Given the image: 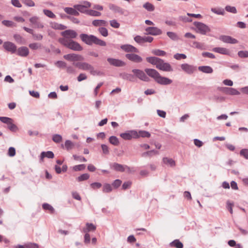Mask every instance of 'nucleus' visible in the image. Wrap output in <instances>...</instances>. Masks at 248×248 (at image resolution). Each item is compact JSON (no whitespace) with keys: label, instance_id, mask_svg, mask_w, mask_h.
<instances>
[{"label":"nucleus","instance_id":"f257e3e1","mask_svg":"<svg viewBox=\"0 0 248 248\" xmlns=\"http://www.w3.org/2000/svg\"><path fill=\"white\" fill-rule=\"evenodd\" d=\"M79 37L82 42L89 46L95 44L99 46H105L107 45L106 42L100 39L93 35L82 33L80 35Z\"/></svg>","mask_w":248,"mask_h":248},{"label":"nucleus","instance_id":"f03ea898","mask_svg":"<svg viewBox=\"0 0 248 248\" xmlns=\"http://www.w3.org/2000/svg\"><path fill=\"white\" fill-rule=\"evenodd\" d=\"M59 42L66 47L74 51H81L83 47L77 42L67 38H60Z\"/></svg>","mask_w":248,"mask_h":248},{"label":"nucleus","instance_id":"7ed1b4c3","mask_svg":"<svg viewBox=\"0 0 248 248\" xmlns=\"http://www.w3.org/2000/svg\"><path fill=\"white\" fill-rule=\"evenodd\" d=\"M73 64L79 69L89 71L90 73L93 76L99 75L100 74V71L95 70L92 65L87 62H73Z\"/></svg>","mask_w":248,"mask_h":248},{"label":"nucleus","instance_id":"20e7f679","mask_svg":"<svg viewBox=\"0 0 248 248\" xmlns=\"http://www.w3.org/2000/svg\"><path fill=\"white\" fill-rule=\"evenodd\" d=\"M120 136L124 140H130L132 138L136 139L139 138L138 133L135 130L127 131L124 133H121Z\"/></svg>","mask_w":248,"mask_h":248},{"label":"nucleus","instance_id":"39448f33","mask_svg":"<svg viewBox=\"0 0 248 248\" xmlns=\"http://www.w3.org/2000/svg\"><path fill=\"white\" fill-rule=\"evenodd\" d=\"M194 24L197 28V31L202 34H205L207 32L210 31L209 28L202 23L194 22Z\"/></svg>","mask_w":248,"mask_h":248},{"label":"nucleus","instance_id":"423d86ee","mask_svg":"<svg viewBox=\"0 0 248 248\" xmlns=\"http://www.w3.org/2000/svg\"><path fill=\"white\" fill-rule=\"evenodd\" d=\"M156 67L161 70L167 72H170L172 71V69L170 65L168 63L165 62L164 61L160 59Z\"/></svg>","mask_w":248,"mask_h":248},{"label":"nucleus","instance_id":"0eeeda50","mask_svg":"<svg viewBox=\"0 0 248 248\" xmlns=\"http://www.w3.org/2000/svg\"><path fill=\"white\" fill-rule=\"evenodd\" d=\"M63 58L64 59L70 62L81 61L84 60V57L82 55L75 53L64 55Z\"/></svg>","mask_w":248,"mask_h":248},{"label":"nucleus","instance_id":"6e6552de","mask_svg":"<svg viewBox=\"0 0 248 248\" xmlns=\"http://www.w3.org/2000/svg\"><path fill=\"white\" fill-rule=\"evenodd\" d=\"M132 71L135 74L136 77L140 80L144 81H149V78L143 71L140 69H133Z\"/></svg>","mask_w":248,"mask_h":248},{"label":"nucleus","instance_id":"1a4fd4ad","mask_svg":"<svg viewBox=\"0 0 248 248\" xmlns=\"http://www.w3.org/2000/svg\"><path fill=\"white\" fill-rule=\"evenodd\" d=\"M125 57L129 61L136 63H140L143 61L142 58L140 56L134 53H127L125 54Z\"/></svg>","mask_w":248,"mask_h":248},{"label":"nucleus","instance_id":"9d476101","mask_svg":"<svg viewBox=\"0 0 248 248\" xmlns=\"http://www.w3.org/2000/svg\"><path fill=\"white\" fill-rule=\"evenodd\" d=\"M91 4L89 2H85V5H75L74 8L82 13L86 14L88 15V11L89 10L87 9V8L90 7Z\"/></svg>","mask_w":248,"mask_h":248},{"label":"nucleus","instance_id":"9b49d317","mask_svg":"<svg viewBox=\"0 0 248 248\" xmlns=\"http://www.w3.org/2000/svg\"><path fill=\"white\" fill-rule=\"evenodd\" d=\"M62 35L63 36L62 38L71 39L76 38L78 35V34L74 30H67L62 32Z\"/></svg>","mask_w":248,"mask_h":248},{"label":"nucleus","instance_id":"f8f14e48","mask_svg":"<svg viewBox=\"0 0 248 248\" xmlns=\"http://www.w3.org/2000/svg\"><path fill=\"white\" fill-rule=\"evenodd\" d=\"M147 32L146 34H150L152 35H158L162 34V31L157 27H149L145 29Z\"/></svg>","mask_w":248,"mask_h":248},{"label":"nucleus","instance_id":"ddd939ff","mask_svg":"<svg viewBox=\"0 0 248 248\" xmlns=\"http://www.w3.org/2000/svg\"><path fill=\"white\" fill-rule=\"evenodd\" d=\"M120 47L122 50L126 52H131V53L139 52V50L131 45H122Z\"/></svg>","mask_w":248,"mask_h":248},{"label":"nucleus","instance_id":"4468645a","mask_svg":"<svg viewBox=\"0 0 248 248\" xmlns=\"http://www.w3.org/2000/svg\"><path fill=\"white\" fill-rule=\"evenodd\" d=\"M219 39L226 43L235 44L238 43V41L236 39L228 35H221L220 36Z\"/></svg>","mask_w":248,"mask_h":248},{"label":"nucleus","instance_id":"2eb2a0df","mask_svg":"<svg viewBox=\"0 0 248 248\" xmlns=\"http://www.w3.org/2000/svg\"><path fill=\"white\" fill-rule=\"evenodd\" d=\"M108 62L111 64L117 67H122L125 66L126 63L120 60L113 59V58H108Z\"/></svg>","mask_w":248,"mask_h":248},{"label":"nucleus","instance_id":"dca6fc26","mask_svg":"<svg viewBox=\"0 0 248 248\" xmlns=\"http://www.w3.org/2000/svg\"><path fill=\"white\" fill-rule=\"evenodd\" d=\"M3 47L8 51L12 53H15L16 50V46L11 42H5L3 44Z\"/></svg>","mask_w":248,"mask_h":248},{"label":"nucleus","instance_id":"f3484780","mask_svg":"<svg viewBox=\"0 0 248 248\" xmlns=\"http://www.w3.org/2000/svg\"><path fill=\"white\" fill-rule=\"evenodd\" d=\"M145 72L149 77L153 78L155 81L160 75L156 70L154 69L146 68L145 69Z\"/></svg>","mask_w":248,"mask_h":248},{"label":"nucleus","instance_id":"a211bd4d","mask_svg":"<svg viewBox=\"0 0 248 248\" xmlns=\"http://www.w3.org/2000/svg\"><path fill=\"white\" fill-rule=\"evenodd\" d=\"M156 82L161 85H169L172 83V80L167 78L162 77L159 75L156 79Z\"/></svg>","mask_w":248,"mask_h":248},{"label":"nucleus","instance_id":"6ab92c4d","mask_svg":"<svg viewBox=\"0 0 248 248\" xmlns=\"http://www.w3.org/2000/svg\"><path fill=\"white\" fill-rule=\"evenodd\" d=\"M156 82L161 85H169L172 83V80L167 78L162 77L159 75L156 79Z\"/></svg>","mask_w":248,"mask_h":248},{"label":"nucleus","instance_id":"aec40b11","mask_svg":"<svg viewBox=\"0 0 248 248\" xmlns=\"http://www.w3.org/2000/svg\"><path fill=\"white\" fill-rule=\"evenodd\" d=\"M29 49L26 46L20 47L17 50V55L21 57H27L29 55Z\"/></svg>","mask_w":248,"mask_h":248},{"label":"nucleus","instance_id":"412c9836","mask_svg":"<svg viewBox=\"0 0 248 248\" xmlns=\"http://www.w3.org/2000/svg\"><path fill=\"white\" fill-rule=\"evenodd\" d=\"M30 21L33 25L34 28H43L44 27L43 24L39 21L38 18L36 16L30 18Z\"/></svg>","mask_w":248,"mask_h":248},{"label":"nucleus","instance_id":"4be33fe9","mask_svg":"<svg viewBox=\"0 0 248 248\" xmlns=\"http://www.w3.org/2000/svg\"><path fill=\"white\" fill-rule=\"evenodd\" d=\"M110 10L113 11L114 13H117L121 15H124L125 10L123 8L113 4H110L108 6Z\"/></svg>","mask_w":248,"mask_h":248},{"label":"nucleus","instance_id":"5701e85b","mask_svg":"<svg viewBox=\"0 0 248 248\" xmlns=\"http://www.w3.org/2000/svg\"><path fill=\"white\" fill-rule=\"evenodd\" d=\"M212 50L214 52L218 53L221 54L229 55L230 53L229 50L228 49L224 47H214L213 48Z\"/></svg>","mask_w":248,"mask_h":248},{"label":"nucleus","instance_id":"b1692460","mask_svg":"<svg viewBox=\"0 0 248 248\" xmlns=\"http://www.w3.org/2000/svg\"><path fill=\"white\" fill-rule=\"evenodd\" d=\"M162 161L164 164L167 165L168 166L173 167L175 166V162L172 158L167 157H163L162 159Z\"/></svg>","mask_w":248,"mask_h":248},{"label":"nucleus","instance_id":"393cba45","mask_svg":"<svg viewBox=\"0 0 248 248\" xmlns=\"http://www.w3.org/2000/svg\"><path fill=\"white\" fill-rule=\"evenodd\" d=\"M47 157L48 158H53L54 157L53 153L51 151L43 152L41 153L40 155V160L43 161L44 157Z\"/></svg>","mask_w":248,"mask_h":248},{"label":"nucleus","instance_id":"a878e982","mask_svg":"<svg viewBox=\"0 0 248 248\" xmlns=\"http://www.w3.org/2000/svg\"><path fill=\"white\" fill-rule=\"evenodd\" d=\"M64 11L65 13L69 15L75 16H78L79 15L78 10H77L75 8H73L71 7H65L64 9Z\"/></svg>","mask_w":248,"mask_h":248},{"label":"nucleus","instance_id":"bb28decb","mask_svg":"<svg viewBox=\"0 0 248 248\" xmlns=\"http://www.w3.org/2000/svg\"><path fill=\"white\" fill-rule=\"evenodd\" d=\"M124 167L123 165L117 163H114L111 165V168L116 171L120 172L124 171Z\"/></svg>","mask_w":248,"mask_h":248},{"label":"nucleus","instance_id":"cd10ccee","mask_svg":"<svg viewBox=\"0 0 248 248\" xmlns=\"http://www.w3.org/2000/svg\"><path fill=\"white\" fill-rule=\"evenodd\" d=\"M198 69L199 71L207 74H211L213 72L212 68L209 66H201L198 67Z\"/></svg>","mask_w":248,"mask_h":248},{"label":"nucleus","instance_id":"c85d7f7f","mask_svg":"<svg viewBox=\"0 0 248 248\" xmlns=\"http://www.w3.org/2000/svg\"><path fill=\"white\" fill-rule=\"evenodd\" d=\"M92 24L95 27L106 26L107 22L104 20L96 19L93 21Z\"/></svg>","mask_w":248,"mask_h":248},{"label":"nucleus","instance_id":"c756f323","mask_svg":"<svg viewBox=\"0 0 248 248\" xmlns=\"http://www.w3.org/2000/svg\"><path fill=\"white\" fill-rule=\"evenodd\" d=\"M86 226V227L83 229L84 233L94 231L96 229V227L92 223H87Z\"/></svg>","mask_w":248,"mask_h":248},{"label":"nucleus","instance_id":"7c9ffc66","mask_svg":"<svg viewBox=\"0 0 248 248\" xmlns=\"http://www.w3.org/2000/svg\"><path fill=\"white\" fill-rule=\"evenodd\" d=\"M50 25L52 28L56 30H63L67 28L65 26L56 22L51 23Z\"/></svg>","mask_w":248,"mask_h":248},{"label":"nucleus","instance_id":"2f4dec72","mask_svg":"<svg viewBox=\"0 0 248 248\" xmlns=\"http://www.w3.org/2000/svg\"><path fill=\"white\" fill-rule=\"evenodd\" d=\"M160 58L155 57H149L146 58V61L154 65H155L156 66L158 62H159Z\"/></svg>","mask_w":248,"mask_h":248},{"label":"nucleus","instance_id":"473e14b6","mask_svg":"<svg viewBox=\"0 0 248 248\" xmlns=\"http://www.w3.org/2000/svg\"><path fill=\"white\" fill-rule=\"evenodd\" d=\"M121 77L124 79V80H127L130 81H133L134 77L133 75L127 74V73H123L121 74L120 75Z\"/></svg>","mask_w":248,"mask_h":248},{"label":"nucleus","instance_id":"72a5a7b5","mask_svg":"<svg viewBox=\"0 0 248 248\" xmlns=\"http://www.w3.org/2000/svg\"><path fill=\"white\" fill-rule=\"evenodd\" d=\"M211 11L218 15L223 16L225 14L224 10L222 8H212Z\"/></svg>","mask_w":248,"mask_h":248},{"label":"nucleus","instance_id":"f704fd0d","mask_svg":"<svg viewBox=\"0 0 248 248\" xmlns=\"http://www.w3.org/2000/svg\"><path fill=\"white\" fill-rule=\"evenodd\" d=\"M190 46H191L193 47H195L198 49H203L204 48V45L203 44L194 41L192 42L191 43H189Z\"/></svg>","mask_w":248,"mask_h":248},{"label":"nucleus","instance_id":"c9c22d12","mask_svg":"<svg viewBox=\"0 0 248 248\" xmlns=\"http://www.w3.org/2000/svg\"><path fill=\"white\" fill-rule=\"evenodd\" d=\"M143 7L149 12H153L155 10V6L152 3L147 2L143 5Z\"/></svg>","mask_w":248,"mask_h":248},{"label":"nucleus","instance_id":"e433bc0d","mask_svg":"<svg viewBox=\"0 0 248 248\" xmlns=\"http://www.w3.org/2000/svg\"><path fill=\"white\" fill-rule=\"evenodd\" d=\"M170 246L176 248H182L183 247V244L179 240H174L170 243Z\"/></svg>","mask_w":248,"mask_h":248},{"label":"nucleus","instance_id":"4c0bfd02","mask_svg":"<svg viewBox=\"0 0 248 248\" xmlns=\"http://www.w3.org/2000/svg\"><path fill=\"white\" fill-rule=\"evenodd\" d=\"M109 142L114 146H118L119 144L118 139L116 136H111L109 138Z\"/></svg>","mask_w":248,"mask_h":248},{"label":"nucleus","instance_id":"58836bf2","mask_svg":"<svg viewBox=\"0 0 248 248\" xmlns=\"http://www.w3.org/2000/svg\"><path fill=\"white\" fill-rule=\"evenodd\" d=\"M152 53L154 55H156V56H165L166 55V54L165 51H164L163 50H160V49H154V50H152Z\"/></svg>","mask_w":248,"mask_h":248},{"label":"nucleus","instance_id":"ea45409f","mask_svg":"<svg viewBox=\"0 0 248 248\" xmlns=\"http://www.w3.org/2000/svg\"><path fill=\"white\" fill-rule=\"evenodd\" d=\"M2 24L7 27H12L16 26V24L11 20H4L2 21Z\"/></svg>","mask_w":248,"mask_h":248},{"label":"nucleus","instance_id":"a19ab883","mask_svg":"<svg viewBox=\"0 0 248 248\" xmlns=\"http://www.w3.org/2000/svg\"><path fill=\"white\" fill-rule=\"evenodd\" d=\"M158 154H159V152L158 151L153 150L149 151L143 153L142 154V156H152L154 155H158Z\"/></svg>","mask_w":248,"mask_h":248},{"label":"nucleus","instance_id":"79ce46f5","mask_svg":"<svg viewBox=\"0 0 248 248\" xmlns=\"http://www.w3.org/2000/svg\"><path fill=\"white\" fill-rule=\"evenodd\" d=\"M112 190V186L110 184H105L103 187V191L104 193H109Z\"/></svg>","mask_w":248,"mask_h":248},{"label":"nucleus","instance_id":"37998d69","mask_svg":"<svg viewBox=\"0 0 248 248\" xmlns=\"http://www.w3.org/2000/svg\"><path fill=\"white\" fill-rule=\"evenodd\" d=\"M225 9L228 12L233 13V14H236L237 12L236 8L234 6L227 5L225 7Z\"/></svg>","mask_w":248,"mask_h":248},{"label":"nucleus","instance_id":"c03bdc74","mask_svg":"<svg viewBox=\"0 0 248 248\" xmlns=\"http://www.w3.org/2000/svg\"><path fill=\"white\" fill-rule=\"evenodd\" d=\"M99 32L104 37H107L108 35V31L105 27H100L98 29Z\"/></svg>","mask_w":248,"mask_h":248},{"label":"nucleus","instance_id":"a18cd8bd","mask_svg":"<svg viewBox=\"0 0 248 248\" xmlns=\"http://www.w3.org/2000/svg\"><path fill=\"white\" fill-rule=\"evenodd\" d=\"M89 177L90 175L88 173H84L78 176L77 179L78 181L81 182L88 180L89 178Z\"/></svg>","mask_w":248,"mask_h":248},{"label":"nucleus","instance_id":"49530a36","mask_svg":"<svg viewBox=\"0 0 248 248\" xmlns=\"http://www.w3.org/2000/svg\"><path fill=\"white\" fill-rule=\"evenodd\" d=\"M66 71L69 74H75L76 73V70L73 66H66Z\"/></svg>","mask_w":248,"mask_h":248},{"label":"nucleus","instance_id":"de8ad7c7","mask_svg":"<svg viewBox=\"0 0 248 248\" xmlns=\"http://www.w3.org/2000/svg\"><path fill=\"white\" fill-rule=\"evenodd\" d=\"M62 137L59 134H54L52 137V140L55 143H60L62 140Z\"/></svg>","mask_w":248,"mask_h":248},{"label":"nucleus","instance_id":"09e8293b","mask_svg":"<svg viewBox=\"0 0 248 248\" xmlns=\"http://www.w3.org/2000/svg\"><path fill=\"white\" fill-rule=\"evenodd\" d=\"M65 147L67 150L72 149L74 146V143L69 140H66L65 142Z\"/></svg>","mask_w":248,"mask_h":248},{"label":"nucleus","instance_id":"8fccbe9b","mask_svg":"<svg viewBox=\"0 0 248 248\" xmlns=\"http://www.w3.org/2000/svg\"><path fill=\"white\" fill-rule=\"evenodd\" d=\"M110 22V25L111 27L115 28L118 29L120 27V24L116 19H113L109 21Z\"/></svg>","mask_w":248,"mask_h":248},{"label":"nucleus","instance_id":"3c124183","mask_svg":"<svg viewBox=\"0 0 248 248\" xmlns=\"http://www.w3.org/2000/svg\"><path fill=\"white\" fill-rule=\"evenodd\" d=\"M43 12L46 16L50 18H53L56 17V16L50 10L44 9Z\"/></svg>","mask_w":248,"mask_h":248},{"label":"nucleus","instance_id":"603ef678","mask_svg":"<svg viewBox=\"0 0 248 248\" xmlns=\"http://www.w3.org/2000/svg\"><path fill=\"white\" fill-rule=\"evenodd\" d=\"M0 121L3 123L6 124L7 125L11 122H13V120L7 117H0Z\"/></svg>","mask_w":248,"mask_h":248},{"label":"nucleus","instance_id":"864d4df0","mask_svg":"<svg viewBox=\"0 0 248 248\" xmlns=\"http://www.w3.org/2000/svg\"><path fill=\"white\" fill-rule=\"evenodd\" d=\"M139 137H141L142 138H149L151 136V134L149 132L146 131H140L139 133Z\"/></svg>","mask_w":248,"mask_h":248},{"label":"nucleus","instance_id":"5fc2aeb1","mask_svg":"<svg viewBox=\"0 0 248 248\" xmlns=\"http://www.w3.org/2000/svg\"><path fill=\"white\" fill-rule=\"evenodd\" d=\"M42 207L44 210H48L50 211L51 213H53L54 211L53 207L48 203H44Z\"/></svg>","mask_w":248,"mask_h":248},{"label":"nucleus","instance_id":"6e6d98bb","mask_svg":"<svg viewBox=\"0 0 248 248\" xmlns=\"http://www.w3.org/2000/svg\"><path fill=\"white\" fill-rule=\"evenodd\" d=\"M88 15L93 16H99L101 15V13L95 10H89Z\"/></svg>","mask_w":248,"mask_h":248},{"label":"nucleus","instance_id":"4d7b16f0","mask_svg":"<svg viewBox=\"0 0 248 248\" xmlns=\"http://www.w3.org/2000/svg\"><path fill=\"white\" fill-rule=\"evenodd\" d=\"M8 129L12 132H16L17 130V127L13 124V122H10L8 125Z\"/></svg>","mask_w":248,"mask_h":248},{"label":"nucleus","instance_id":"13d9d810","mask_svg":"<svg viewBox=\"0 0 248 248\" xmlns=\"http://www.w3.org/2000/svg\"><path fill=\"white\" fill-rule=\"evenodd\" d=\"M29 47L33 50H36L40 48L41 46V44L37 43H33L29 44Z\"/></svg>","mask_w":248,"mask_h":248},{"label":"nucleus","instance_id":"bf43d9fd","mask_svg":"<svg viewBox=\"0 0 248 248\" xmlns=\"http://www.w3.org/2000/svg\"><path fill=\"white\" fill-rule=\"evenodd\" d=\"M167 35L172 40L175 41L178 39V36L174 32L171 31H168L167 32Z\"/></svg>","mask_w":248,"mask_h":248},{"label":"nucleus","instance_id":"052dcab7","mask_svg":"<svg viewBox=\"0 0 248 248\" xmlns=\"http://www.w3.org/2000/svg\"><path fill=\"white\" fill-rule=\"evenodd\" d=\"M85 165L84 164H81L76 165L73 167V169L75 171H80L84 170L85 168Z\"/></svg>","mask_w":248,"mask_h":248},{"label":"nucleus","instance_id":"680f3d73","mask_svg":"<svg viewBox=\"0 0 248 248\" xmlns=\"http://www.w3.org/2000/svg\"><path fill=\"white\" fill-rule=\"evenodd\" d=\"M240 155L243 156L246 159H248V149H243L240 152Z\"/></svg>","mask_w":248,"mask_h":248},{"label":"nucleus","instance_id":"e2e57ef3","mask_svg":"<svg viewBox=\"0 0 248 248\" xmlns=\"http://www.w3.org/2000/svg\"><path fill=\"white\" fill-rule=\"evenodd\" d=\"M240 93L236 89L233 88H230L229 95H239Z\"/></svg>","mask_w":248,"mask_h":248},{"label":"nucleus","instance_id":"0e129e2a","mask_svg":"<svg viewBox=\"0 0 248 248\" xmlns=\"http://www.w3.org/2000/svg\"><path fill=\"white\" fill-rule=\"evenodd\" d=\"M55 65L59 68H65L66 67V63L63 61H59L55 63Z\"/></svg>","mask_w":248,"mask_h":248},{"label":"nucleus","instance_id":"69168bd1","mask_svg":"<svg viewBox=\"0 0 248 248\" xmlns=\"http://www.w3.org/2000/svg\"><path fill=\"white\" fill-rule=\"evenodd\" d=\"M25 247L27 248H39V245L36 243H28L25 244Z\"/></svg>","mask_w":248,"mask_h":248},{"label":"nucleus","instance_id":"338daca9","mask_svg":"<svg viewBox=\"0 0 248 248\" xmlns=\"http://www.w3.org/2000/svg\"><path fill=\"white\" fill-rule=\"evenodd\" d=\"M87 78V76L84 73H80L77 77L78 81L80 82L82 80H86Z\"/></svg>","mask_w":248,"mask_h":248},{"label":"nucleus","instance_id":"774afa93","mask_svg":"<svg viewBox=\"0 0 248 248\" xmlns=\"http://www.w3.org/2000/svg\"><path fill=\"white\" fill-rule=\"evenodd\" d=\"M238 55L240 58H247L248 57V51H240L238 52Z\"/></svg>","mask_w":248,"mask_h":248}]
</instances>
